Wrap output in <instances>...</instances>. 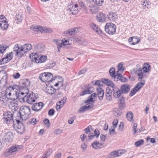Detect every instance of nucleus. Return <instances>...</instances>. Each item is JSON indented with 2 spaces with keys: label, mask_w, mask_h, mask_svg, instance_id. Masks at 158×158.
Segmentation results:
<instances>
[{
  "label": "nucleus",
  "mask_w": 158,
  "mask_h": 158,
  "mask_svg": "<svg viewBox=\"0 0 158 158\" xmlns=\"http://www.w3.org/2000/svg\"><path fill=\"white\" fill-rule=\"evenodd\" d=\"M19 91L18 86L14 85L12 86H9L6 88L5 92H3L1 96V99L15 100L18 98L17 94Z\"/></svg>",
  "instance_id": "nucleus-1"
},
{
  "label": "nucleus",
  "mask_w": 158,
  "mask_h": 158,
  "mask_svg": "<svg viewBox=\"0 0 158 158\" xmlns=\"http://www.w3.org/2000/svg\"><path fill=\"white\" fill-rule=\"evenodd\" d=\"M31 45L29 44H24L23 46H19V44L15 45L13 51L16 52V55L19 57L23 56L26 52L31 49Z\"/></svg>",
  "instance_id": "nucleus-2"
},
{
  "label": "nucleus",
  "mask_w": 158,
  "mask_h": 158,
  "mask_svg": "<svg viewBox=\"0 0 158 158\" xmlns=\"http://www.w3.org/2000/svg\"><path fill=\"white\" fill-rule=\"evenodd\" d=\"M112 93L114 97L115 98H120L119 101V107L121 109H123L125 107L124 98L122 96V93L120 89L117 86L114 87L112 89Z\"/></svg>",
  "instance_id": "nucleus-3"
},
{
  "label": "nucleus",
  "mask_w": 158,
  "mask_h": 158,
  "mask_svg": "<svg viewBox=\"0 0 158 158\" xmlns=\"http://www.w3.org/2000/svg\"><path fill=\"white\" fill-rule=\"evenodd\" d=\"M30 114V109L29 106H22L20 108L19 115L20 119L22 121H25Z\"/></svg>",
  "instance_id": "nucleus-4"
},
{
  "label": "nucleus",
  "mask_w": 158,
  "mask_h": 158,
  "mask_svg": "<svg viewBox=\"0 0 158 158\" xmlns=\"http://www.w3.org/2000/svg\"><path fill=\"white\" fill-rule=\"evenodd\" d=\"M40 80L42 82H50L55 80L52 74L50 73L44 72L40 74L39 76Z\"/></svg>",
  "instance_id": "nucleus-5"
},
{
  "label": "nucleus",
  "mask_w": 158,
  "mask_h": 158,
  "mask_svg": "<svg viewBox=\"0 0 158 158\" xmlns=\"http://www.w3.org/2000/svg\"><path fill=\"white\" fill-rule=\"evenodd\" d=\"M116 28L115 24L112 23H108L106 24L105 30L108 34L112 35L115 33Z\"/></svg>",
  "instance_id": "nucleus-6"
},
{
  "label": "nucleus",
  "mask_w": 158,
  "mask_h": 158,
  "mask_svg": "<svg viewBox=\"0 0 158 158\" xmlns=\"http://www.w3.org/2000/svg\"><path fill=\"white\" fill-rule=\"evenodd\" d=\"M16 124L14 125V127L16 131L21 134H22L24 131V127L21 121H23L20 119H16Z\"/></svg>",
  "instance_id": "nucleus-7"
},
{
  "label": "nucleus",
  "mask_w": 158,
  "mask_h": 158,
  "mask_svg": "<svg viewBox=\"0 0 158 158\" xmlns=\"http://www.w3.org/2000/svg\"><path fill=\"white\" fill-rule=\"evenodd\" d=\"M21 147V146L20 145H15V146H12L6 151L4 155L6 156H9L10 155H14L16 154L17 150L20 149Z\"/></svg>",
  "instance_id": "nucleus-8"
},
{
  "label": "nucleus",
  "mask_w": 158,
  "mask_h": 158,
  "mask_svg": "<svg viewBox=\"0 0 158 158\" xmlns=\"http://www.w3.org/2000/svg\"><path fill=\"white\" fill-rule=\"evenodd\" d=\"M136 67L137 68H134L131 70V73L133 74H136L139 77L138 80H142V79L144 77L142 69L140 68L137 69V68L139 67V65L138 64L136 65Z\"/></svg>",
  "instance_id": "nucleus-9"
},
{
  "label": "nucleus",
  "mask_w": 158,
  "mask_h": 158,
  "mask_svg": "<svg viewBox=\"0 0 158 158\" xmlns=\"http://www.w3.org/2000/svg\"><path fill=\"white\" fill-rule=\"evenodd\" d=\"M3 120L4 123H8L12 122L13 117L12 114L10 111L4 112L3 115Z\"/></svg>",
  "instance_id": "nucleus-10"
},
{
  "label": "nucleus",
  "mask_w": 158,
  "mask_h": 158,
  "mask_svg": "<svg viewBox=\"0 0 158 158\" xmlns=\"http://www.w3.org/2000/svg\"><path fill=\"white\" fill-rule=\"evenodd\" d=\"M29 92V90L28 89H26V91L25 92H20L19 89L18 93L17 94V96H18L17 99H18L21 102H25V99H24L25 98L27 97V95Z\"/></svg>",
  "instance_id": "nucleus-11"
},
{
  "label": "nucleus",
  "mask_w": 158,
  "mask_h": 158,
  "mask_svg": "<svg viewBox=\"0 0 158 158\" xmlns=\"http://www.w3.org/2000/svg\"><path fill=\"white\" fill-rule=\"evenodd\" d=\"M7 19L3 15H0V27L2 29L6 30L9 24L6 21Z\"/></svg>",
  "instance_id": "nucleus-12"
},
{
  "label": "nucleus",
  "mask_w": 158,
  "mask_h": 158,
  "mask_svg": "<svg viewBox=\"0 0 158 158\" xmlns=\"http://www.w3.org/2000/svg\"><path fill=\"white\" fill-rule=\"evenodd\" d=\"M78 7V5L77 4L73 5H70L68 7V12L70 14L76 15L78 13L79 11Z\"/></svg>",
  "instance_id": "nucleus-13"
},
{
  "label": "nucleus",
  "mask_w": 158,
  "mask_h": 158,
  "mask_svg": "<svg viewBox=\"0 0 158 158\" xmlns=\"http://www.w3.org/2000/svg\"><path fill=\"white\" fill-rule=\"evenodd\" d=\"M7 76L5 73H0V88L4 87L7 84Z\"/></svg>",
  "instance_id": "nucleus-14"
},
{
  "label": "nucleus",
  "mask_w": 158,
  "mask_h": 158,
  "mask_svg": "<svg viewBox=\"0 0 158 158\" xmlns=\"http://www.w3.org/2000/svg\"><path fill=\"white\" fill-rule=\"evenodd\" d=\"M37 97L35 96V94L32 93V94H30L25 98L24 99H25V102H26L30 104H32V102H35V100L37 99Z\"/></svg>",
  "instance_id": "nucleus-15"
},
{
  "label": "nucleus",
  "mask_w": 158,
  "mask_h": 158,
  "mask_svg": "<svg viewBox=\"0 0 158 158\" xmlns=\"http://www.w3.org/2000/svg\"><path fill=\"white\" fill-rule=\"evenodd\" d=\"M33 29L36 31H39L41 32H49L51 33L52 31L51 29L46 28L45 27H43L39 26H35L33 27Z\"/></svg>",
  "instance_id": "nucleus-16"
},
{
  "label": "nucleus",
  "mask_w": 158,
  "mask_h": 158,
  "mask_svg": "<svg viewBox=\"0 0 158 158\" xmlns=\"http://www.w3.org/2000/svg\"><path fill=\"white\" fill-rule=\"evenodd\" d=\"M79 30L77 28L75 27L73 28H71L64 31L63 34L64 36L69 35H74L78 33Z\"/></svg>",
  "instance_id": "nucleus-17"
},
{
  "label": "nucleus",
  "mask_w": 158,
  "mask_h": 158,
  "mask_svg": "<svg viewBox=\"0 0 158 158\" xmlns=\"http://www.w3.org/2000/svg\"><path fill=\"white\" fill-rule=\"evenodd\" d=\"M44 106V104L42 102L36 103L32 106L31 108L33 110L38 111L41 109Z\"/></svg>",
  "instance_id": "nucleus-18"
},
{
  "label": "nucleus",
  "mask_w": 158,
  "mask_h": 158,
  "mask_svg": "<svg viewBox=\"0 0 158 158\" xmlns=\"http://www.w3.org/2000/svg\"><path fill=\"white\" fill-rule=\"evenodd\" d=\"M86 105L81 107L79 110V113H83L85 111L90 109L93 107V105L92 103H86Z\"/></svg>",
  "instance_id": "nucleus-19"
},
{
  "label": "nucleus",
  "mask_w": 158,
  "mask_h": 158,
  "mask_svg": "<svg viewBox=\"0 0 158 158\" xmlns=\"http://www.w3.org/2000/svg\"><path fill=\"white\" fill-rule=\"evenodd\" d=\"M106 18L105 14L102 13H100L96 16L97 20L101 23L105 22Z\"/></svg>",
  "instance_id": "nucleus-20"
},
{
  "label": "nucleus",
  "mask_w": 158,
  "mask_h": 158,
  "mask_svg": "<svg viewBox=\"0 0 158 158\" xmlns=\"http://www.w3.org/2000/svg\"><path fill=\"white\" fill-rule=\"evenodd\" d=\"M13 134L11 132H7L4 136V140L5 142L9 143L11 142L13 139Z\"/></svg>",
  "instance_id": "nucleus-21"
},
{
  "label": "nucleus",
  "mask_w": 158,
  "mask_h": 158,
  "mask_svg": "<svg viewBox=\"0 0 158 158\" xmlns=\"http://www.w3.org/2000/svg\"><path fill=\"white\" fill-rule=\"evenodd\" d=\"M89 25L91 29L96 31L98 34H100L102 33V31L100 30L98 26L96 24L94 23H90Z\"/></svg>",
  "instance_id": "nucleus-22"
},
{
  "label": "nucleus",
  "mask_w": 158,
  "mask_h": 158,
  "mask_svg": "<svg viewBox=\"0 0 158 158\" xmlns=\"http://www.w3.org/2000/svg\"><path fill=\"white\" fill-rule=\"evenodd\" d=\"M130 89L129 85L127 84H124L121 86L120 89L122 93L127 94Z\"/></svg>",
  "instance_id": "nucleus-23"
},
{
  "label": "nucleus",
  "mask_w": 158,
  "mask_h": 158,
  "mask_svg": "<svg viewBox=\"0 0 158 158\" xmlns=\"http://www.w3.org/2000/svg\"><path fill=\"white\" fill-rule=\"evenodd\" d=\"M89 85H88L87 87L85 86V88H87L85 89L82 93V94H81V95H84L86 94H90L92 93L94 90V88L93 87H89Z\"/></svg>",
  "instance_id": "nucleus-24"
},
{
  "label": "nucleus",
  "mask_w": 158,
  "mask_h": 158,
  "mask_svg": "<svg viewBox=\"0 0 158 158\" xmlns=\"http://www.w3.org/2000/svg\"><path fill=\"white\" fill-rule=\"evenodd\" d=\"M108 16V19L111 21H114L118 18L116 14L112 12H109Z\"/></svg>",
  "instance_id": "nucleus-25"
},
{
  "label": "nucleus",
  "mask_w": 158,
  "mask_h": 158,
  "mask_svg": "<svg viewBox=\"0 0 158 158\" xmlns=\"http://www.w3.org/2000/svg\"><path fill=\"white\" fill-rule=\"evenodd\" d=\"M102 82L106 84L107 85L111 87L112 89L114 87L116 86L112 82L108 79H103Z\"/></svg>",
  "instance_id": "nucleus-26"
},
{
  "label": "nucleus",
  "mask_w": 158,
  "mask_h": 158,
  "mask_svg": "<svg viewBox=\"0 0 158 158\" xmlns=\"http://www.w3.org/2000/svg\"><path fill=\"white\" fill-rule=\"evenodd\" d=\"M97 96V94L95 93H93L88 98L87 100L85 102V103H91L94 100L93 99Z\"/></svg>",
  "instance_id": "nucleus-27"
},
{
  "label": "nucleus",
  "mask_w": 158,
  "mask_h": 158,
  "mask_svg": "<svg viewBox=\"0 0 158 158\" xmlns=\"http://www.w3.org/2000/svg\"><path fill=\"white\" fill-rule=\"evenodd\" d=\"M89 8L90 11L92 14L96 13L98 11V8L94 5L90 6Z\"/></svg>",
  "instance_id": "nucleus-28"
},
{
  "label": "nucleus",
  "mask_w": 158,
  "mask_h": 158,
  "mask_svg": "<svg viewBox=\"0 0 158 158\" xmlns=\"http://www.w3.org/2000/svg\"><path fill=\"white\" fill-rule=\"evenodd\" d=\"M111 91L109 89H106V96L107 100L110 101L112 99Z\"/></svg>",
  "instance_id": "nucleus-29"
},
{
  "label": "nucleus",
  "mask_w": 158,
  "mask_h": 158,
  "mask_svg": "<svg viewBox=\"0 0 158 158\" xmlns=\"http://www.w3.org/2000/svg\"><path fill=\"white\" fill-rule=\"evenodd\" d=\"M92 146L93 148L98 149H99L102 148V144L101 143H99L98 141H96L92 144Z\"/></svg>",
  "instance_id": "nucleus-30"
},
{
  "label": "nucleus",
  "mask_w": 158,
  "mask_h": 158,
  "mask_svg": "<svg viewBox=\"0 0 158 158\" xmlns=\"http://www.w3.org/2000/svg\"><path fill=\"white\" fill-rule=\"evenodd\" d=\"M30 84V81L27 79L23 80L22 82V87L23 88H26L25 89H27V87L29 86Z\"/></svg>",
  "instance_id": "nucleus-31"
},
{
  "label": "nucleus",
  "mask_w": 158,
  "mask_h": 158,
  "mask_svg": "<svg viewBox=\"0 0 158 158\" xmlns=\"http://www.w3.org/2000/svg\"><path fill=\"white\" fill-rule=\"evenodd\" d=\"M140 82L138 83L135 86V87L137 89V90H139L145 84V81L144 80L139 81Z\"/></svg>",
  "instance_id": "nucleus-32"
},
{
  "label": "nucleus",
  "mask_w": 158,
  "mask_h": 158,
  "mask_svg": "<svg viewBox=\"0 0 158 158\" xmlns=\"http://www.w3.org/2000/svg\"><path fill=\"white\" fill-rule=\"evenodd\" d=\"M98 95L99 100H102L103 97L104 92L103 90L101 88L97 89Z\"/></svg>",
  "instance_id": "nucleus-33"
},
{
  "label": "nucleus",
  "mask_w": 158,
  "mask_h": 158,
  "mask_svg": "<svg viewBox=\"0 0 158 158\" xmlns=\"http://www.w3.org/2000/svg\"><path fill=\"white\" fill-rule=\"evenodd\" d=\"M150 66L148 63H145L143 68V70L144 73H147L150 71Z\"/></svg>",
  "instance_id": "nucleus-34"
},
{
  "label": "nucleus",
  "mask_w": 158,
  "mask_h": 158,
  "mask_svg": "<svg viewBox=\"0 0 158 158\" xmlns=\"http://www.w3.org/2000/svg\"><path fill=\"white\" fill-rule=\"evenodd\" d=\"M9 107L12 110H16L17 108L18 105L16 103L15 100H13V101L10 103Z\"/></svg>",
  "instance_id": "nucleus-35"
},
{
  "label": "nucleus",
  "mask_w": 158,
  "mask_h": 158,
  "mask_svg": "<svg viewBox=\"0 0 158 158\" xmlns=\"http://www.w3.org/2000/svg\"><path fill=\"white\" fill-rule=\"evenodd\" d=\"M13 53L12 52H9V53L7 54L6 55H5L4 58L5 59V60H6V62L7 63L13 57Z\"/></svg>",
  "instance_id": "nucleus-36"
},
{
  "label": "nucleus",
  "mask_w": 158,
  "mask_h": 158,
  "mask_svg": "<svg viewBox=\"0 0 158 158\" xmlns=\"http://www.w3.org/2000/svg\"><path fill=\"white\" fill-rule=\"evenodd\" d=\"M126 117L128 120L130 121H132L133 119V114L131 112H127L126 114Z\"/></svg>",
  "instance_id": "nucleus-37"
},
{
  "label": "nucleus",
  "mask_w": 158,
  "mask_h": 158,
  "mask_svg": "<svg viewBox=\"0 0 158 158\" xmlns=\"http://www.w3.org/2000/svg\"><path fill=\"white\" fill-rule=\"evenodd\" d=\"M56 91V90H55L53 87L51 86L48 87L47 92L49 94L52 95V94H55Z\"/></svg>",
  "instance_id": "nucleus-38"
},
{
  "label": "nucleus",
  "mask_w": 158,
  "mask_h": 158,
  "mask_svg": "<svg viewBox=\"0 0 158 158\" xmlns=\"http://www.w3.org/2000/svg\"><path fill=\"white\" fill-rule=\"evenodd\" d=\"M140 40V39L137 36H133L132 42L130 44L132 45H135L139 43Z\"/></svg>",
  "instance_id": "nucleus-39"
},
{
  "label": "nucleus",
  "mask_w": 158,
  "mask_h": 158,
  "mask_svg": "<svg viewBox=\"0 0 158 158\" xmlns=\"http://www.w3.org/2000/svg\"><path fill=\"white\" fill-rule=\"evenodd\" d=\"M113 114L115 116H119L122 114V112L118 109H115L113 111Z\"/></svg>",
  "instance_id": "nucleus-40"
},
{
  "label": "nucleus",
  "mask_w": 158,
  "mask_h": 158,
  "mask_svg": "<svg viewBox=\"0 0 158 158\" xmlns=\"http://www.w3.org/2000/svg\"><path fill=\"white\" fill-rule=\"evenodd\" d=\"M118 71L117 72V73L118 72H122L125 70V68L123 67V64L122 63H121L118 64Z\"/></svg>",
  "instance_id": "nucleus-41"
},
{
  "label": "nucleus",
  "mask_w": 158,
  "mask_h": 158,
  "mask_svg": "<svg viewBox=\"0 0 158 158\" xmlns=\"http://www.w3.org/2000/svg\"><path fill=\"white\" fill-rule=\"evenodd\" d=\"M137 126V124L136 123H135L134 124L133 126L132 127V130L134 133L135 134L140 133L141 132V131L140 130H136Z\"/></svg>",
  "instance_id": "nucleus-42"
},
{
  "label": "nucleus",
  "mask_w": 158,
  "mask_h": 158,
  "mask_svg": "<svg viewBox=\"0 0 158 158\" xmlns=\"http://www.w3.org/2000/svg\"><path fill=\"white\" fill-rule=\"evenodd\" d=\"M109 72L110 76L114 78V76H115V69L113 68H111L109 70Z\"/></svg>",
  "instance_id": "nucleus-43"
},
{
  "label": "nucleus",
  "mask_w": 158,
  "mask_h": 158,
  "mask_svg": "<svg viewBox=\"0 0 158 158\" xmlns=\"http://www.w3.org/2000/svg\"><path fill=\"white\" fill-rule=\"evenodd\" d=\"M144 141L143 139H141L136 142L135 143V145L136 147H139L143 144Z\"/></svg>",
  "instance_id": "nucleus-44"
},
{
  "label": "nucleus",
  "mask_w": 158,
  "mask_h": 158,
  "mask_svg": "<svg viewBox=\"0 0 158 158\" xmlns=\"http://www.w3.org/2000/svg\"><path fill=\"white\" fill-rule=\"evenodd\" d=\"M62 95L63 94L61 91L57 92V91H56L55 94L54 95V98H58L61 97Z\"/></svg>",
  "instance_id": "nucleus-45"
},
{
  "label": "nucleus",
  "mask_w": 158,
  "mask_h": 158,
  "mask_svg": "<svg viewBox=\"0 0 158 158\" xmlns=\"http://www.w3.org/2000/svg\"><path fill=\"white\" fill-rule=\"evenodd\" d=\"M23 18L21 15H17L16 16L15 20H16L17 23L20 22L22 21Z\"/></svg>",
  "instance_id": "nucleus-46"
},
{
  "label": "nucleus",
  "mask_w": 158,
  "mask_h": 158,
  "mask_svg": "<svg viewBox=\"0 0 158 158\" xmlns=\"http://www.w3.org/2000/svg\"><path fill=\"white\" fill-rule=\"evenodd\" d=\"M150 2L148 1V0H145L142 3V5L143 7H146L147 6V8H148V6L150 5Z\"/></svg>",
  "instance_id": "nucleus-47"
},
{
  "label": "nucleus",
  "mask_w": 158,
  "mask_h": 158,
  "mask_svg": "<svg viewBox=\"0 0 158 158\" xmlns=\"http://www.w3.org/2000/svg\"><path fill=\"white\" fill-rule=\"evenodd\" d=\"M103 2V0H94V3L97 5L101 6Z\"/></svg>",
  "instance_id": "nucleus-48"
},
{
  "label": "nucleus",
  "mask_w": 158,
  "mask_h": 158,
  "mask_svg": "<svg viewBox=\"0 0 158 158\" xmlns=\"http://www.w3.org/2000/svg\"><path fill=\"white\" fill-rule=\"evenodd\" d=\"M52 152V150L51 149H48L45 152V155L43 156H46L48 157L51 154Z\"/></svg>",
  "instance_id": "nucleus-49"
},
{
  "label": "nucleus",
  "mask_w": 158,
  "mask_h": 158,
  "mask_svg": "<svg viewBox=\"0 0 158 158\" xmlns=\"http://www.w3.org/2000/svg\"><path fill=\"white\" fill-rule=\"evenodd\" d=\"M66 100V98L64 97L63 98V100L60 101H59L58 102H57V103H58L59 105H60L61 106H62L64 105V103L65 102Z\"/></svg>",
  "instance_id": "nucleus-50"
},
{
  "label": "nucleus",
  "mask_w": 158,
  "mask_h": 158,
  "mask_svg": "<svg viewBox=\"0 0 158 158\" xmlns=\"http://www.w3.org/2000/svg\"><path fill=\"white\" fill-rule=\"evenodd\" d=\"M137 90L135 87L132 89L130 92V96H132L134 95L138 91V90Z\"/></svg>",
  "instance_id": "nucleus-51"
},
{
  "label": "nucleus",
  "mask_w": 158,
  "mask_h": 158,
  "mask_svg": "<svg viewBox=\"0 0 158 158\" xmlns=\"http://www.w3.org/2000/svg\"><path fill=\"white\" fill-rule=\"evenodd\" d=\"M44 46L43 45H39L37 47V50L39 52H42L44 50Z\"/></svg>",
  "instance_id": "nucleus-52"
},
{
  "label": "nucleus",
  "mask_w": 158,
  "mask_h": 158,
  "mask_svg": "<svg viewBox=\"0 0 158 158\" xmlns=\"http://www.w3.org/2000/svg\"><path fill=\"white\" fill-rule=\"evenodd\" d=\"M117 152V153L118 155V156H121V155L124 154L125 152L126 151L125 150H118Z\"/></svg>",
  "instance_id": "nucleus-53"
},
{
  "label": "nucleus",
  "mask_w": 158,
  "mask_h": 158,
  "mask_svg": "<svg viewBox=\"0 0 158 158\" xmlns=\"http://www.w3.org/2000/svg\"><path fill=\"white\" fill-rule=\"evenodd\" d=\"M6 48V45H0V53H3Z\"/></svg>",
  "instance_id": "nucleus-54"
},
{
  "label": "nucleus",
  "mask_w": 158,
  "mask_h": 158,
  "mask_svg": "<svg viewBox=\"0 0 158 158\" xmlns=\"http://www.w3.org/2000/svg\"><path fill=\"white\" fill-rule=\"evenodd\" d=\"M117 74L114 76V79H116L115 81H118V80H120L121 78L122 77V76L120 74H118V73H117Z\"/></svg>",
  "instance_id": "nucleus-55"
},
{
  "label": "nucleus",
  "mask_w": 158,
  "mask_h": 158,
  "mask_svg": "<svg viewBox=\"0 0 158 158\" xmlns=\"http://www.w3.org/2000/svg\"><path fill=\"white\" fill-rule=\"evenodd\" d=\"M33 58L32 60V61H35L37 63H40L41 62L40 60V57H36L35 56H34V57H33Z\"/></svg>",
  "instance_id": "nucleus-56"
},
{
  "label": "nucleus",
  "mask_w": 158,
  "mask_h": 158,
  "mask_svg": "<svg viewBox=\"0 0 158 158\" xmlns=\"http://www.w3.org/2000/svg\"><path fill=\"white\" fill-rule=\"evenodd\" d=\"M44 123L47 127H49L50 126L49 120L47 118H45L44 120Z\"/></svg>",
  "instance_id": "nucleus-57"
},
{
  "label": "nucleus",
  "mask_w": 158,
  "mask_h": 158,
  "mask_svg": "<svg viewBox=\"0 0 158 158\" xmlns=\"http://www.w3.org/2000/svg\"><path fill=\"white\" fill-rule=\"evenodd\" d=\"M47 57L45 56H40V60L41 63L45 62L47 60Z\"/></svg>",
  "instance_id": "nucleus-58"
},
{
  "label": "nucleus",
  "mask_w": 158,
  "mask_h": 158,
  "mask_svg": "<svg viewBox=\"0 0 158 158\" xmlns=\"http://www.w3.org/2000/svg\"><path fill=\"white\" fill-rule=\"evenodd\" d=\"M87 71V69L86 68H84V69L80 70L78 73V75H79L81 74H85Z\"/></svg>",
  "instance_id": "nucleus-59"
},
{
  "label": "nucleus",
  "mask_w": 158,
  "mask_h": 158,
  "mask_svg": "<svg viewBox=\"0 0 158 158\" xmlns=\"http://www.w3.org/2000/svg\"><path fill=\"white\" fill-rule=\"evenodd\" d=\"M55 65V63L53 61H51L48 64L47 66L49 68H51L54 66Z\"/></svg>",
  "instance_id": "nucleus-60"
},
{
  "label": "nucleus",
  "mask_w": 158,
  "mask_h": 158,
  "mask_svg": "<svg viewBox=\"0 0 158 158\" xmlns=\"http://www.w3.org/2000/svg\"><path fill=\"white\" fill-rule=\"evenodd\" d=\"M62 132V130L59 129H58L55 130L54 131V133L55 134L58 135L61 134Z\"/></svg>",
  "instance_id": "nucleus-61"
},
{
  "label": "nucleus",
  "mask_w": 158,
  "mask_h": 158,
  "mask_svg": "<svg viewBox=\"0 0 158 158\" xmlns=\"http://www.w3.org/2000/svg\"><path fill=\"white\" fill-rule=\"evenodd\" d=\"M101 81L99 80H96L95 81H93L92 83L93 85H97L99 86H101Z\"/></svg>",
  "instance_id": "nucleus-62"
},
{
  "label": "nucleus",
  "mask_w": 158,
  "mask_h": 158,
  "mask_svg": "<svg viewBox=\"0 0 158 158\" xmlns=\"http://www.w3.org/2000/svg\"><path fill=\"white\" fill-rule=\"evenodd\" d=\"M118 123V121L117 119H115L114 120L113 122V128H114L116 127L117 125V124Z\"/></svg>",
  "instance_id": "nucleus-63"
},
{
  "label": "nucleus",
  "mask_w": 158,
  "mask_h": 158,
  "mask_svg": "<svg viewBox=\"0 0 158 158\" xmlns=\"http://www.w3.org/2000/svg\"><path fill=\"white\" fill-rule=\"evenodd\" d=\"M61 42L64 45L67 44H69V41L66 39H64L61 40Z\"/></svg>",
  "instance_id": "nucleus-64"
}]
</instances>
